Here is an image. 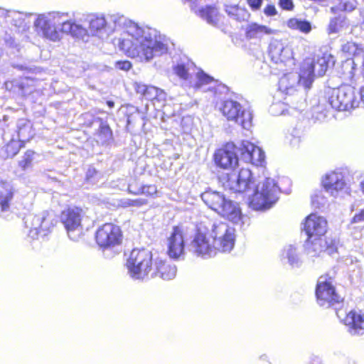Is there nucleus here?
<instances>
[{
  "label": "nucleus",
  "mask_w": 364,
  "mask_h": 364,
  "mask_svg": "<svg viewBox=\"0 0 364 364\" xmlns=\"http://www.w3.org/2000/svg\"><path fill=\"white\" fill-rule=\"evenodd\" d=\"M326 191L336 197L340 193L348 190L343 174L341 171H331L326 173L322 180Z\"/></svg>",
  "instance_id": "nucleus-21"
},
{
  "label": "nucleus",
  "mask_w": 364,
  "mask_h": 364,
  "mask_svg": "<svg viewBox=\"0 0 364 364\" xmlns=\"http://www.w3.org/2000/svg\"><path fill=\"white\" fill-rule=\"evenodd\" d=\"M200 197L209 208L233 223L240 220L241 210L238 205L226 198L223 192L209 188L201 193Z\"/></svg>",
  "instance_id": "nucleus-5"
},
{
  "label": "nucleus",
  "mask_w": 364,
  "mask_h": 364,
  "mask_svg": "<svg viewBox=\"0 0 364 364\" xmlns=\"http://www.w3.org/2000/svg\"><path fill=\"white\" fill-rule=\"evenodd\" d=\"M147 204V200L144 198H138L135 200L128 199L124 202V206L141 207Z\"/></svg>",
  "instance_id": "nucleus-41"
},
{
  "label": "nucleus",
  "mask_w": 364,
  "mask_h": 364,
  "mask_svg": "<svg viewBox=\"0 0 364 364\" xmlns=\"http://www.w3.org/2000/svg\"><path fill=\"white\" fill-rule=\"evenodd\" d=\"M220 109L228 121L234 122L247 130L252 127V112L244 109L238 102L232 100H225Z\"/></svg>",
  "instance_id": "nucleus-12"
},
{
  "label": "nucleus",
  "mask_w": 364,
  "mask_h": 364,
  "mask_svg": "<svg viewBox=\"0 0 364 364\" xmlns=\"http://www.w3.org/2000/svg\"><path fill=\"white\" fill-rule=\"evenodd\" d=\"M157 192L156 187L154 185L142 186L139 188L137 191H134L132 186L129 187V193L134 195L144 194L146 196H153Z\"/></svg>",
  "instance_id": "nucleus-39"
},
{
  "label": "nucleus",
  "mask_w": 364,
  "mask_h": 364,
  "mask_svg": "<svg viewBox=\"0 0 364 364\" xmlns=\"http://www.w3.org/2000/svg\"><path fill=\"white\" fill-rule=\"evenodd\" d=\"M333 57L328 53L316 56L314 59L304 60L301 70L304 80V87L309 89L316 76L321 77L326 74L328 68L334 65Z\"/></svg>",
  "instance_id": "nucleus-10"
},
{
  "label": "nucleus",
  "mask_w": 364,
  "mask_h": 364,
  "mask_svg": "<svg viewBox=\"0 0 364 364\" xmlns=\"http://www.w3.org/2000/svg\"><path fill=\"white\" fill-rule=\"evenodd\" d=\"M240 147L233 143H227L223 148L217 150L214 154L215 164L224 169H234L239 166L238 153Z\"/></svg>",
  "instance_id": "nucleus-15"
},
{
  "label": "nucleus",
  "mask_w": 364,
  "mask_h": 364,
  "mask_svg": "<svg viewBox=\"0 0 364 364\" xmlns=\"http://www.w3.org/2000/svg\"><path fill=\"white\" fill-rule=\"evenodd\" d=\"M154 274L153 278L159 277L164 280H170L173 279L176 275L177 269L175 265L166 263L165 261L159 258L154 259V265L153 267Z\"/></svg>",
  "instance_id": "nucleus-27"
},
{
  "label": "nucleus",
  "mask_w": 364,
  "mask_h": 364,
  "mask_svg": "<svg viewBox=\"0 0 364 364\" xmlns=\"http://www.w3.org/2000/svg\"><path fill=\"white\" fill-rule=\"evenodd\" d=\"M225 11L228 15L237 21H245L250 18L249 11L237 5H230L225 6Z\"/></svg>",
  "instance_id": "nucleus-31"
},
{
  "label": "nucleus",
  "mask_w": 364,
  "mask_h": 364,
  "mask_svg": "<svg viewBox=\"0 0 364 364\" xmlns=\"http://www.w3.org/2000/svg\"><path fill=\"white\" fill-rule=\"evenodd\" d=\"M34 152L31 150H28L25 153L23 159L19 161V166L23 169H26L31 166V162L33 159Z\"/></svg>",
  "instance_id": "nucleus-40"
},
{
  "label": "nucleus",
  "mask_w": 364,
  "mask_h": 364,
  "mask_svg": "<svg viewBox=\"0 0 364 364\" xmlns=\"http://www.w3.org/2000/svg\"><path fill=\"white\" fill-rule=\"evenodd\" d=\"M205 228L215 251L230 252L233 249L235 242L234 228L226 223L215 220L210 222Z\"/></svg>",
  "instance_id": "nucleus-7"
},
{
  "label": "nucleus",
  "mask_w": 364,
  "mask_h": 364,
  "mask_svg": "<svg viewBox=\"0 0 364 364\" xmlns=\"http://www.w3.org/2000/svg\"><path fill=\"white\" fill-rule=\"evenodd\" d=\"M317 304L325 309L333 308L337 316L347 327L348 332L352 336L364 334V316L356 311L348 314L343 311V298L336 291L332 278L328 274L321 276L316 287Z\"/></svg>",
  "instance_id": "nucleus-3"
},
{
  "label": "nucleus",
  "mask_w": 364,
  "mask_h": 364,
  "mask_svg": "<svg viewBox=\"0 0 364 364\" xmlns=\"http://www.w3.org/2000/svg\"><path fill=\"white\" fill-rule=\"evenodd\" d=\"M167 254L172 259H180L185 254L184 234L182 228L174 226L167 237Z\"/></svg>",
  "instance_id": "nucleus-18"
},
{
  "label": "nucleus",
  "mask_w": 364,
  "mask_h": 364,
  "mask_svg": "<svg viewBox=\"0 0 364 364\" xmlns=\"http://www.w3.org/2000/svg\"><path fill=\"white\" fill-rule=\"evenodd\" d=\"M210 239L207 232L205 234L198 232L195 235L188 248L190 252L197 256L203 258L211 257L215 255L216 251Z\"/></svg>",
  "instance_id": "nucleus-19"
},
{
  "label": "nucleus",
  "mask_w": 364,
  "mask_h": 364,
  "mask_svg": "<svg viewBox=\"0 0 364 364\" xmlns=\"http://www.w3.org/2000/svg\"><path fill=\"white\" fill-rule=\"evenodd\" d=\"M314 238H309L305 242V250L309 255L311 257L319 256L322 252H327L328 255H332L335 248L333 246H329L327 242L324 240V237H318Z\"/></svg>",
  "instance_id": "nucleus-25"
},
{
  "label": "nucleus",
  "mask_w": 364,
  "mask_h": 364,
  "mask_svg": "<svg viewBox=\"0 0 364 364\" xmlns=\"http://www.w3.org/2000/svg\"><path fill=\"white\" fill-rule=\"evenodd\" d=\"M242 159L255 166H262L264 161L265 154L262 149L249 141H243L240 145Z\"/></svg>",
  "instance_id": "nucleus-24"
},
{
  "label": "nucleus",
  "mask_w": 364,
  "mask_h": 364,
  "mask_svg": "<svg viewBox=\"0 0 364 364\" xmlns=\"http://www.w3.org/2000/svg\"><path fill=\"white\" fill-rule=\"evenodd\" d=\"M127 123H128V124H130V120H129V119H127Z\"/></svg>",
  "instance_id": "nucleus-57"
},
{
  "label": "nucleus",
  "mask_w": 364,
  "mask_h": 364,
  "mask_svg": "<svg viewBox=\"0 0 364 364\" xmlns=\"http://www.w3.org/2000/svg\"><path fill=\"white\" fill-rule=\"evenodd\" d=\"M274 31L257 23H248L245 28V36L247 39L261 40L264 36L272 34Z\"/></svg>",
  "instance_id": "nucleus-28"
},
{
  "label": "nucleus",
  "mask_w": 364,
  "mask_h": 364,
  "mask_svg": "<svg viewBox=\"0 0 364 364\" xmlns=\"http://www.w3.org/2000/svg\"><path fill=\"white\" fill-rule=\"evenodd\" d=\"M287 26L291 29L299 30L305 33H309L311 30V25L310 22L296 18H290L287 21Z\"/></svg>",
  "instance_id": "nucleus-33"
},
{
  "label": "nucleus",
  "mask_w": 364,
  "mask_h": 364,
  "mask_svg": "<svg viewBox=\"0 0 364 364\" xmlns=\"http://www.w3.org/2000/svg\"><path fill=\"white\" fill-rule=\"evenodd\" d=\"M8 10L0 7V22H4L7 15Z\"/></svg>",
  "instance_id": "nucleus-50"
},
{
  "label": "nucleus",
  "mask_w": 364,
  "mask_h": 364,
  "mask_svg": "<svg viewBox=\"0 0 364 364\" xmlns=\"http://www.w3.org/2000/svg\"><path fill=\"white\" fill-rule=\"evenodd\" d=\"M279 6L286 11H292L294 8L293 0H279Z\"/></svg>",
  "instance_id": "nucleus-44"
},
{
  "label": "nucleus",
  "mask_w": 364,
  "mask_h": 364,
  "mask_svg": "<svg viewBox=\"0 0 364 364\" xmlns=\"http://www.w3.org/2000/svg\"><path fill=\"white\" fill-rule=\"evenodd\" d=\"M22 131H23V129L21 128H20L18 130V136L19 137H21L22 135Z\"/></svg>",
  "instance_id": "nucleus-55"
},
{
  "label": "nucleus",
  "mask_w": 364,
  "mask_h": 364,
  "mask_svg": "<svg viewBox=\"0 0 364 364\" xmlns=\"http://www.w3.org/2000/svg\"><path fill=\"white\" fill-rule=\"evenodd\" d=\"M25 14L23 13L14 10H8L4 22L9 23L16 27H21L25 22Z\"/></svg>",
  "instance_id": "nucleus-34"
},
{
  "label": "nucleus",
  "mask_w": 364,
  "mask_h": 364,
  "mask_svg": "<svg viewBox=\"0 0 364 364\" xmlns=\"http://www.w3.org/2000/svg\"><path fill=\"white\" fill-rule=\"evenodd\" d=\"M294 98H298L297 97H293L292 99H288L285 97V102H274L273 103L269 108V112L273 115H284L286 114H289V111L287 107L291 108L293 109L301 111L304 109L305 102L302 100V98L300 97L299 100H294Z\"/></svg>",
  "instance_id": "nucleus-26"
},
{
  "label": "nucleus",
  "mask_w": 364,
  "mask_h": 364,
  "mask_svg": "<svg viewBox=\"0 0 364 364\" xmlns=\"http://www.w3.org/2000/svg\"><path fill=\"white\" fill-rule=\"evenodd\" d=\"M4 41L6 46L9 48H16L18 46V43L16 42V39L9 34H6L4 37Z\"/></svg>",
  "instance_id": "nucleus-46"
},
{
  "label": "nucleus",
  "mask_w": 364,
  "mask_h": 364,
  "mask_svg": "<svg viewBox=\"0 0 364 364\" xmlns=\"http://www.w3.org/2000/svg\"><path fill=\"white\" fill-rule=\"evenodd\" d=\"M347 25L348 23L346 16L344 14H339L338 16L331 18L328 28V33H337Z\"/></svg>",
  "instance_id": "nucleus-32"
},
{
  "label": "nucleus",
  "mask_w": 364,
  "mask_h": 364,
  "mask_svg": "<svg viewBox=\"0 0 364 364\" xmlns=\"http://www.w3.org/2000/svg\"><path fill=\"white\" fill-rule=\"evenodd\" d=\"M73 21L85 30V36L75 37L83 41H87L90 35L103 39L114 31L123 29L130 38H115L114 44L128 57L137 58L140 61L149 62L168 51V40L165 36L154 28L139 26L124 16L112 15L108 22L103 16L87 14Z\"/></svg>",
  "instance_id": "nucleus-1"
},
{
  "label": "nucleus",
  "mask_w": 364,
  "mask_h": 364,
  "mask_svg": "<svg viewBox=\"0 0 364 364\" xmlns=\"http://www.w3.org/2000/svg\"><path fill=\"white\" fill-rule=\"evenodd\" d=\"M364 223V209H362L358 213H356L352 218L351 223Z\"/></svg>",
  "instance_id": "nucleus-49"
},
{
  "label": "nucleus",
  "mask_w": 364,
  "mask_h": 364,
  "mask_svg": "<svg viewBox=\"0 0 364 364\" xmlns=\"http://www.w3.org/2000/svg\"><path fill=\"white\" fill-rule=\"evenodd\" d=\"M112 136V132L109 125L101 122L97 132V141L104 144L108 142Z\"/></svg>",
  "instance_id": "nucleus-35"
},
{
  "label": "nucleus",
  "mask_w": 364,
  "mask_h": 364,
  "mask_svg": "<svg viewBox=\"0 0 364 364\" xmlns=\"http://www.w3.org/2000/svg\"><path fill=\"white\" fill-rule=\"evenodd\" d=\"M95 237L98 245L107 250L119 246L122 240V234L119 226L105 223L97 230Z\"/></svg>",
  "instance_id": "nucleus-13"
},
{
  "label": "nucleus",
  "mask_w": 364,
  "mask_h": 364,
  "mask_svg": "<svg viewBox=\"0 0 364 364\" xmlns=\"http://www.w3.org/2000/svg\"><path fill=\"white\" fill-rule=\"evenodd\" d=\"M282 259H287V262L293 267H299L301 264L297 249L292 245L284 247L282 253Z\"/></svg>",
  "instance_id": "nucleus-30"
},
{
  "label": "nucleus",
  "mask_w": 364,
  "mask_h": 364,
  "mask_svg": "<svg viewBox=\"0 0 364 364\" xmlns=\"http://www.w3.org/2000/svg\"><path fill=\"white\" fill-rule=\"evenodd\" d=\"M198 15L211 26H215L219 22V12L215 6L201 7L198 11Z\"/></svg>",
  "instance_id": "nucleus-29"
},
{
  "label": "nucleus",
  "mask_w": 364,
  "mask_h": 364,
  "mask_svg": "<svg viewBox=\"0 0 364 364\" xmlns=\"http://www.w3.org/2000/svg\"><path fill=\"white\" fill-rule=\"evenodd\" d=\"M225 189L235 193H247L249 206L255 210H264L272 208L278 200L280 188L274 178H265L255 185L252 172L249 168H242L238 173L228 174L223 183Z\"/></svg>",
  "instance_id": "nucleus-2"
},
{
  "label": "nucleus",
  "mask_w": 364,
  "mask_h": 364,
  "mask_svg": "<svg viewBox=\"0 0 364 364\" xmlns=\"http://www.w3.org/2000/svg\"><path fill=\"white\" fill-rule=\"evenodd\" d=\"M304 80L301 71L300 73H289L285 74L279 79V92L288 95V99L297 97V100H299V98H303V97L297 93V88L300 87L301 84L304 87ZM294 100L296 101V98H294Z\"/></svg>",
  "instance_id": "nucleus-17"
},
{
  "label": "nucleus",
  "mask_w": 364,
  "mask_h": 364,
  "mask_svg": "<svg viewBox=\"0 0 364 364\" xmlns=\"http://www.w3.org/2000/svg\"><path fill=\"white\" fill-rule=\"evenodd\" d=\"M342 50L349 55H355L358 50V46L353 42H348L343 46Z\"/></svg>",
  "instance_id": "nucleus-42"
},
{
  "label": "nucleus",
  "mask_w": 364,
  "mask_h": 364,
  "mask_svg": "<svg viewBox=\"0 0 364 364\" xmlns=\"http://www.w3.org/2000/svg\"><path fill=\"white\" fill-rule=\"evenodd\" d=\"M301 135L302 132L299 129L293 128L287 133L285 139L290 146L297 147L301 141Z\"/></svg>",
  "instance_id": "nucleus-37"
},
{
  "label": "nucleus",
  "mask_w": 364,
  "mask_h": 364,
  "mask_svg": "<svg viewBox=\"0 0 364 364\" xmlns=\"http://www.w3.org/2000/svg\"><path fill=\"white\" fill-rule=\"evenodd\" d=\"M259 358H260V360H264L267 358V355H262L260 356Z\"/></svg>",
  "instance_id": "nucleus-54"
},
{
  "label": "nucleus",
  "mask_w": 364,
  "mask_h": 364,
  "mask_svg": "<svg viewBox=\"0 0 364 364\" xmlns=\"http://www.w3.org/2000/svg\"><path fill=\"white\" fill-rule=\"evenodd\" d=\"M107 104L109 108H112L114 106V102L113 101H107Z\"/></svg>",
  "instance_id": "nucleus-53"
},
{
  "label": "nucleus",
  "mask_w": 364,
  "mask_h": 364,
  "mask_svg": "<svg viewBox=\"0 0 364 364\" xmlns=\"http://www.w3.org/2000/svg\"><path fill=\"white\" fill-rule=\"evenodd\" d=\"M311 203L315 208L320 209L327 205L328 200L322 191H318L312 196Z\"/></svg>",
  "instance_id": "nucleus-38"
},
{
  "label": "nucleus",
  "mask_w": 364,
  "mask_h": 364,
  "mask_svg": "<svg viewBox=\"0 0 364 364\" xmlns=\"http://www.w3.org/2000/svg\"><path fill=\"white\" fill-rule=\"evenodd\" d=\"M56 223L55 215L48 211L38 215H29L25 219L26 228L28 229V235L32 239H37L39 235H47Z\"/></svg>",
  "instance_id": "nucleus-11"
},
{
  "label": "nucleus",
  "mask_w": 364,
  "mask_h": 364,
  "mask_svg": "<svg viewBox=\"0 0 364 364\" xmlns=\"http://www.w3.org/2000/svg\"><path fill=\"white\" fill-rule=\"evenodd\" d=\"M247 2L253 11H257L260 9L263 0H247Z\"/></svg>",
  "instance_id": "nucleus-48"
},
{
  "label": "nucleus",
  "mask_w": 364,
  "mask_h": 364,
  "mask_svg": "<svg viewBox=\"0 0 364 364\" xmlns=\"http://www.w3.org/2000/svg\"><path fill=\"white\" fill-rule=\"evenodd\" d=\"M132 186V189L134 191H137L139 188H134L133 186L132 185H129V187ZM128 189L129 190V188H128Z\"/></svg>",
  "instance_id": "nucleus-56"
},
{
  "label": "nucleus",
  "mask_w": 364,
  "mask_h": 364,
  "mask_svg": "<svg viewBox=\"0 0 364 364\" xmlns=\"http://www.w3.org/2000/svg\"><path fill=\"white\" fill-rule=\"evenodd\" d=\"M344 67L346 68H349L350 69V71L347 74L348 75L347 77L349 80H353V77H354V75H355V73H354V71H355V63L353 60L346 62L345 63V65H344Z\"/></svg>",
  "instance_id": "nucleus-45"
},
{
  "label": "nucleus",
  "mask_w": 364,
  "mask_h": 364,
  "mask_svg": "<svg viewBox=\"0 0 364 364\" xmlns=\"http://www.w3.org/2000/svg\"><path fill=\"white\" fill-rule=\"evenodd\" d=\"M68 17V13L60 11L40 14L33 22V27L39 36L52 42L60 41L62 33L73 37L85 36V30Z\"/></svg>",
  "instance_id": "nucleus-4"
},
{
  "label": "nucleus",
  "mask_w": 364,
  "mask_h": 364,
  "mask_svg": "<svg viewBox=\"0 0 364 364\" xmlns=\"http://www.w3.org/2000/svg\"><path fill=\"white\" fill-rule=\"evenodd\" d=\"M60 220L70 239L73 241L78 240L82 233L81 210L77 208H68L62 213Z\"/></svg>",
  "instance_id": "nucleus-14"
},
{
  "label": "nucleus",
  "mask_w": 364,
  "mask_h": 364,
  "mask_svg": "<svg viewBox=\"0 0 364 364\" xmlns=\"http://www.w3.org/2000/svg\"><path fill=\"white\" fill-rule=\"evenodd\" d=\"M328 95V103L333 109L339 111H350L360 105L358 91L348 85L330 89Z\"/></svg>",
  "instance_id": "nucleus-9"
},
{
  "label": "nucleus",
  "mask_w": 364,
  "mask_h": 364,
  "mask_svg": "<svg viewBox=\"0 0 364 364\" xmlns=\"http://www.w3.org/2000/svg\"><path fill=\"white\" fill-rule=\"evenodd\" d=\"M173 73L182 80L186 85L193 87L196 90L202 92H210L214 95L218 92H220L221 89H224V86L219 85L218 81L213 77L208 75L203 70H200L196 73L197 80L192 82L190 80L191 74L189 69L184 63H178L173 67Z\"/></svg>",
  "instance_id": "nucleus-8"
},
{
  "label": "nucleus",
  "mask_w": 364,
  "mask_h": 364,
  "mask_svg": "<svg viewBox=\"0 0 364 364\" xmlns=\"http://www.w3.org/2000/svg\"><path fill=\"white\" fill-rule=\"evenodd\" d=\"M264 14L267 16H273L277 14V11L273 4H268L264 9Z\"/></svg>",
  "instance_id": "nucleus-47"
},
{
  "label": "nucleus",
  "mask_w": 364,
  "mask_h": 364,
  "mask_svg": "<svg viewBox=\"0 0 364 364\" xmlns=\"http://www.w3.org/2000/svg\"><path fill=\"white\" fill-rule=\"evenodd\" d=\"M134 88L137 94L140 95L145 100L151 101L154 106H156V103H158L157 106L160 107L166 100V92L155 86L148 85L141 82H135Z\"/></svg>",
  "instance_id": "nucleus-20"
},
{
  "label": "nucleus",
  "mask_w": 364,
  "mask_h": 364,
  "mask_svg": "<svg viewBox=\"0 0 364 364\" xmlns=\"http://www.w3.org/2000/svg\"><path fill=\"white\" fill-rule=\"evenodd\" d=\"M356 8V1L355 0H346L339 2L338 5L332 6L330 11L333 14H337L338 11H352Z\"/></svg>",
  "instance_id": "nucleus-36"
},
{
  "label": "nucleus",
  "mask_w": 364,
  "mask_h": 364,
  "mask_svg": "<svg viewBox=\"0 0 364 364\" xmlns=\"http://www.w3.org/2000/svg\"><path fill=\"white\" fill-rule=\"evenodd\" d=\"M14 188L11 183H0V218L9 220L12 218L11 203L14 196Z\"/></svg>",
  "instance_id": "nucleus-23"
},
{
  "label": "nucleus",
  "mask_w": 364,
  "mask_h": 364,
  "mask_svg": "<svg viewBox=\"0 0 364 364\" xmlns=\"http://www.w3.org/2000/svg\"><path fill=\"white\" fill-rule=\"evenodd\" d=\"M358 99L360 100V104L363 102L364 104V87L360 88L358 91Z\"/></svg>",
  "instance_id": "nucleus-51"
},
{
  "label": "nucleus",
  "mask_w": 364,
  "mask_h": 364,
  "mask_svg": "<svg viewBox=\"0 0 364 364\" xmlns=\"http://www.w3.org/2000/svg\"><path fill=\"white\" fill-rule=\"evenodd\" d=\"M115 67L119 70L128 71L132 68V63L129 60H119L115 63Z\"/></svg>",
  "instance_id": "nucleus-43"
},
{
  "label": "nucleus",
  "mask_w": 364,
  "mask_h": 364,
  "mask_svg": "<svg viewBox=\"0 0 364 364\" xmlns=\"http://www.w3.org/2000/svg\"><path fill=\"white\" fill-rule=\"evenodd\" d=\"M128 274L135 280H145L153 278L154 260L149 250L134 249L127 261Z\"/></svg>",
  "instance_id": "nucleus-6"
},
{
  "label": "nucleus",
  "mask_w": 364,
  "mask_h": 364,
  "mask_svg": "<svg viewBox=\"0 0 364 364\" xmlns=\"http://www.w3.org/2000/svg\"><path fill=\"white\" fill-rule=\"evenodd\" d=\"M304 229L309 238L324 237L327 230V221L323 217L311 214L306 218Z\"/></svg>",
  "instance_id": "nucleus-22"
},
{
  "label": "nucleus",
  "mask_w": 364,
  "mask_h": 364,
  "mask_svg": "<svg viewBox=\"0 0 364 364\" xmlns=\"http://www.w3.org/2000/svg\"><path fill=\"white\" fill-rule=\"evenodd\" d=\"M360 188L362 193L364 194V179L360 183Z\"/></svg>",
  "instance_id": "nucleus-52"
},
{
  "label": "nucleus",
  "mask_w": 364,
  "mask_h": 364,
  "mask_svg": "<svg viewBox=\"0 0 364 364\" xmlns=\"http://www.w3.org/2000/svg\"><path fill=\"white\" fill-rule=\"evenodd\" d=\"M269 56L275 69L284 70L287 61L292 58L291 49L282 41L273 39L269 46Z\"/></svg>",
  "instance_id": "nucleus-16"
}]
</instances>
